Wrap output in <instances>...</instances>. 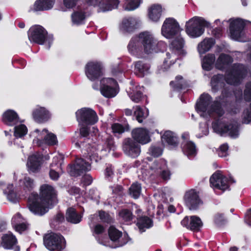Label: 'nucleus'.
Instances as JSON below:
<instances>
[{"label": "nucleus", "mask_w": 251, "mask_h": 251, "mask_svg": "<svg viewBox=\"0 0 251 251\" xmlns=\"http://www.w3.org/2000/svg\"><path fill=\"white\" fill-rule=\"evenodd\" d=\"M40 196L32 194L28 198V208L36 215H43L47 213L51 205L57 201L55 189L49 184L40 187Z\"/></svg>", "instance_id": "f257e3e1"}, {"label": "nucleus", "mask_w": 251, "mask_h": 251, "mask_svg": "<svg viewBox=\"0 0 251 251\" xmlns=\"http://www.w3.org/2000/svg\"><path fill=\"white\" fill-rule=\"evenodd\" d=\"M156 40L152 35L148 31L140 33L138 37L132 39L128 45L129 51L136 54L144 50L147 53H151L156 46Z\"/></svg>", "instance_id": "f03ea898"}, {"label": "nucleus", "mask_w": 251, "mask_h": 251, "mask_svg": "<svg viewBox=\"0 0 251 251\" xmlns=\"http://www.w3.org/2000/svg\"><path fill=\"white\" fill-rule=\"evenodd\" d=\"M211 99L208 94H203L201 96L200 101L197 104V110L201 112V116L205 117L208 115L211 116L214 113L220 116L223 115L224 111L219 102L217 101L211 104Z\"/></svg>", "instance_id": "7ed1b4c3"}, {"label": "nucleus", "mask_w": 251, "mask_h": 251, "mask_svg": "<svg viewBox=\"0 0 251 251\" xmlns=\"http://www.w3.org/2000/svg\"><path fill=\"white\" fill-rule=\"evenodd\" d=\"M209 25V23L203 18L194 17L186 22L185 31L189 36L197 38L203 33L204 27Z\"/></svg>", "instance_id": "20e7f679"}, {"label": "nucleus", "mask_w": 251, "mask_h": 251, "mask_svg": "<svg viewBox=\"0 0 251 251\" xmlns=\"http://www.w3.org/2000/svg\"><path fill=\"white\" fill-rule=\"evenodd\" d=\"M212 127L215 132L221 135L227 133L232 138H236L239 135V125L236 121L227 123L216 122L213 123Z\"/></svg>", "instance_id": "39448f33"}, {"label": "nucleus", "mask_w": 251, "mask_h": 251, "mask_svg": "<svg viewBox=\"0 0 251 251\" xmlns=\"http://www.w3.org/2000/svg\"><path fill=\"white\" fill-rule=\"evenodd\" d=\"M46 248L51 251H60L66 246L64 238L60 234L51 233L46 234L44 238Z\"/></svg>", "instance_id": "423d86ee"}, {"label": "nucleus", "mask_w": 251, "mask_h": 251, "mask_svg": "<svg viewBox=\"0 0 251 251\" xmlns=\"http://www.w3.org/2000/svg\"><path fill=\"white\" fill-rule=\"evenodd\" d=\"M246 74V69L241 64H234L231 70L226 73L225 78L226 82L230 84H237L241 79L244 77Z\"/></svg>", "instance_id": "0eeeda50"}, {"label": "nucleus", "mask_w": 251, "mask_h": 251, "mask_svg": "<svg viewBox=\"0 0 251 251\" xmlns=\"http://www.w3.org/2000/svg\"><path fill=\"white\" fill-rule=\"evenodd\" d=\"M76 115L80 125H94L98 119L96 113L89 108H83L77 110Z\"/></svg>", "instance_id": "6e6552de"}, {"label": "nucleus", "mask_w": 251, "mask_h": 251, "mask_svg": "<svg viewBox=\"0 0 251 251\" xmlns=\"http://www.w3.org/2000/svg\"><path fill=\"white\" fill-rule=\"evenodd\" d=\"M178 23L173 18L166 19L161 28V34L166 38H173L180 33Z\"/></svg>", "instance_id": "1a4fd4ad"}, {"label": "nucleus", "mask_w": 251, "mask_h": 251, "mask_svg": "<svg viewBox=\"0 0 251 251\" xmlns=\"http://www.w3.org/2000/svg\"><path fill=\"white\" fill-rule=\"evenodd\" d=\"M47 32L40 25H35L31 27L28 32V39L31 42L43 44L46 39Z\"/></svg>", "instance_id": "9d476101"}, {"label": "nucleus", "mask_w": 251, "mask_h": 251, "mask_svg": "<svg viewBox=\"0 0 251 251\" xmlns=\"http://www.w3.org/2000/svg\"><path fill=\"white\" fill-rule=\"evenodd\" d=\"M247 23H251L248 21H244L241 19L231 20L229 27L231 38L239 40L242 35L243 29Z\"/></svg>", "instance_id": "9b49d317"}, {"label": "nucleus", "mask_w": 251, "mask_h": 251, "mask_svg": "<svg viewBox=\"0 0 251 251\" xmlns=\"http://www.w3.org/2000/svg\"><path fill=\"white\" fill-rule=\"evenodd\" d=\"M184 200L185 204L191 210L197 209L202 203L198 193L193 189L189 190L185 193Z\"/></svg>", "instance_id": "f8f14e48"}, {"label": "nucleus", "mask_w": 251, "mask_h": 251, "mask_svg": "<svg viewBox=\"0 0 251 251\" xmlns=\"http://www.w3.org/2000/svg\"><path fill=\"white\" fill-rule=\"evenodd\" d=\"M102 67L98 62H89L85 66V74L91 81L95 80L102 75Z\"/></svg>", "instance_id": "ddd939ff"}, {"label": "nucleus", "mask_w": 251, "mask_h": 251, "mask_svg": "<svg viewBox=\"0 0 251 251\" xmlns=\"http://www.w3.org/2000/svg\"><path fill=\"white\" fill-rule=\"evenodd\" d=\"M69 173L72 176H78L91 170V165L82 158L76 160L75 164L70 165Z\"/></svg>", "instance_id": "4468645a"}, {"label": "nucleus", "mask_w": 251, "mask_h": 251, "mask_svg": "<svg viewBox=\"0 0 251 251\" xmlns=\"http://www.w3.org/2000/svg\"><path fill=\"white\" fill-rule=\"evenodd\" d=\"M210 182L213 187L225 191L229 187L227 178L220 172H216L210 178Z\"/></svg>", "instance_id": "2eb2a0df"}, {"label": "nucleus", "mask_w": 251, "mask_h": 251, "mask_svg": "<svg viewBox=\"0 0 251 251\" xmlns=\"http://www.w3.org/2000/svg\"><path fill=\"white\" fill-rule=\"evenodd\" d=\"M134 140L131 138H126L123 142L124 152L132 157L138 156L140 153V146Z\"/></svg>", "instance_id": "dca6fc26"}, {"label": "nucleus", "mask_w": 251, "mask_h": 251, "mask_svg": "<svg viewBox=\"0 0 251 251\" xmlns=\"http://www.w3.org/2000/svg\"><path fill=\"white\" fill-rule=\"evenodd\" d=\"M181 225L186 228L194 231H198L202 226L201 219L196 216L185 217L181 221Z\"/></svg>", "instance_id": "f3484780"}, {"label": "nucleus", "mask_w": 251, "mask_h": 251, "mask_svg": "<svg viewBox=\"0 0 251 251\" xmlns=\"http://www.w3.org/2000/svg\"><path fill=\"white\" fill-rule=\"evenodd\" d=\"M132 136L137 142L142 144H147L150 141L149 132L143 128L133 129L132 131Z\"/></svg>", "instance_id": "a211bd4d"}, {"label": "nucleus", "mask_w": 251, "mask_h": 251, "mask_svg": "<svg viewBox=\"0 0 251 251\" xmlns=\"http://www.w3.org/2000/svg\"><path fill=\"white\" fill-rule=\"evenodd\" d=\"M42 157L39 154H33L28 157L27 166L31 172H37L40 169Z\"/></svg>", "instance_id": "6ab92c4d"}, {"label": "nucleus", "mask_w": 251, "mask_h": 251, "mask_svg": "<svg viewBox=\"0 0 251 251\" xmlns=\"http://www.w3.org/2000/svg\"><path fill=\"white\" fill-rule=\"evenodd\" d=\"M35 132L37 133L39 136H44V140L46 144L49 145H54L57 144V139L56 135L48 129H44L40 131L38 129H36Z\"/></svg>", "instance_id": "aec40b11"}, {"label": "nucleus", "mask_w": 251, "mask_h": 251, "mask_svg": "<svg viewBox=\"0 0 251 251\" xmlns=\"http://www.w3.org/2000/svg\"><path fill=\"white\" fill-rule=\"evenodd\" d=\"M170 44V48L176 53L178 54L183 53V48L184 45L183 39L181 37L180 34L176 35Z\"/></svg>", "instance_id": "412c9836"}, {"label": "nucleus", "mask_w": 251, "mask_h": 251, "mask_svg": "<svg viewBox=\"0 0 251 251\" xmlns=\"http://www.w3.org/2000/svg\"><path fill=\"white\" fill-rule=\"evenodd\" d=\"M34 120L38 123H43L47 121L50 118L49 112L44 107L36 109L33 112Z\"/></svg>", "instance_id": "4be33fe9"}, {"label": "nucleus", "mask_w": 251, "mask_h": 251, "mask_svg": "<svg viewBox=\"0 0 251 251\" xmlns=\"http://www.w3.org/2000/svg\"><path fill=\"white\" fill-rule=\"evenodd\" d=\"M162 8L159 4L152 5L148 9V16L153 22H157L161 16Z\"/></svg>", "instance_id": "5701e85b"}, {"label": "nucleus", "mask_w": 251, "mask_h": 251, "mask_svg": "<svg viewBox=\"0 0 251 251\" xmlns=\"http://www.w3.org/2000/svg\"><path fill=\"white\" fill-rule=\"evenodd\" d=\"M140 21L134 18H128L123 20L121 28L123 30L129 31L137 27L139 24Z\"/></svg>", "instance_id": "b1692460"}, {"label": "nucleus", "mask_w": 251, "mask_h": 251, "mask_svg": "<svg viewBox=\"0 0 251 251\" xmlns=\"http://www.w3.org/2000/svg\"><path fill=\"white\" fill-rule=\"evenodd\" d=\"M215 44L214 40L212 38L204 39L199 44L198 50L200 54H203L208 51Z\"/></svg>", "instance_id": "393cba45"}, {"label": "nucleus", "mask_w": 251, "mask_h": 251, "mask_svg": "<svg viewBox=\"0 0 251 251\" xmlns=\"http://www.w3.org/2000/svg\"><path fill=\"white\" fill-rule=\"evenodd\" d=\"M232 62V60L230 56L225 54H221L217 60L215 66L218 69L222 70Z\"/></svg>", "instance_id": "a878e982"}, {"label": "nucleus", "mask_w": 251, "mask_h": 251, "mask_svg": "<svg viewBox=\"0 0 251 251\" xmlns=\"http://www.w3.org/2000/svg\"><path fill=\"white\" fill-rule=\"evenodd\" d=\"M162 143H166L168 145L176 146L177 144V139L174 134L170 131H166L162 136Z\"/></svg>", "instance_id": "bb28decb"}, {"label": "nucleus", "mask_w": 251, "mask_h": 251, "mask_svg": "<svg viewBox=\"0 0 251 251\" xmlns=\"http://www.w3.org/2000/svg\"><path fill=\"white\" fill-rule=\"evenodd\" d=\"M2 246L7 249H11L17 242L16 238L11 234L3 235L1 238Z\"/></svg>", "instance_id": "cd10ccee"}, {"label": "nucleus", "mask_w": 251, "mask_h": 251, "mask_svg": "<svg viewBox=\"0 0 251 251\" xmlns=\"http://www.w3.org/2000/svg\"><path fill=\"white\" fill-rule=\"evenodd\" d=\"M67 220L73 224L79 223L81 219V215L78 214L75 210L73 208L68 209L66 215Z\"/></svg>", "instance_id": "c85d7f7f"}, {"label": "nucleus", "mask_w": 251, "mask_h": 251, "mask_svg": "<svg viewBox=\"0 0 251 251\" xmlns=\"http://www.w3.org/2000/svg\"><path fill=\"white\" fill-rule=\"evenodd\" d=\"M137 225L141 232H144L146 228H150L152 226V221L148 217L143 216L138 219Z\"/></svg>", "instance_id": "c756f323"}, {"label": "nucleus", "mask_w": 251, "mask_h": 251, "mask_svg": "<svg viewBox=\"0 0 251 251\" xmlns=\"http://www.w3.org/2000/svg\"><path fill=\"white\" fill-rule=\"evenodd\" d=\"M215 61V57L214 54H208L202 59V67L203 69L206 71L210 70Z\"/></svg>", "instance_id": "7c9ffc66"}, {"label": "nucleus", "mask_w": 251, "mask_h": 251, "mask_svg": "<svg viewBox=\"0 0 251 251\" xmlns=\"http://www.w3.org/2000/svg\"><path fill=\"white\" fill-rule=\"evenodd\" d=\"M118 4V0H104L100 3V7L102 11H106L117 8Z\"/></svg>", "instance_id": "2f4dec72"}, {"label": "nucleus", "mask_w": 251, "mask_h": 251, "mask_svg": "<svg viewBox=\"0 0 251 251\" xmlns=\"http://www.w3.org/2000/svg\"><path fill=\"white\" fill-rule=\"evenodd\" d=\"M224 77L222 75H214L211 80V84L213 91H216L220 88L223 87Z\"/></svg>", "instance_id": "473e14b6"}, {"label": "nucleus", "mask_w": 251, "mask_h": 251, "mask_svg": "<svg viewBox=\"0 0 251 251\" xmlns=\"http://www.w3.org/2000/svg\"><path fill=\"white\" fill-rule=\"evenodd\" d=\"M100 91L104 97L108 98L114 97L117 94L116 89L106 85H102L100 87Z\"/></svg>", "instance_id": "72a5a7b5"}, {"label": "nucleus", "mask_w": 251, "mask_h": 251, "mask_svg": "<svg viewBox=\"0 0 251 251\" xmlns=\"http://www.w3.org/2000/svg\"><path fill=\"white\" fill-rule=\"evenodd\" d=\"M135 70L138 72L141 76H143L149 72L150 66L147 63L142 61H138L135 65Z\"/></svg>", "instance_id": "f704fd0d"}, {"label": "nucleus", "mask_w": 251, "mask_h": 251, "mask_svg": "<svg viewBox=\"0 0 251 251\" xmlns=\"http://www.w3.org/2000/svg\"><path fill=\"white\" fill-rule=\"evenodd\" d=\"M141 2V0H126L124 7L126 10H134L139 6Z\"/></svg>", "instance_id": "c9c22d12"}, {"label": "nucleus", "mask_w": 251, "mask_h": 251, "mask_svg": "<svg viewBox=\"0 0 251 251\" xmlns=\"http://www.w3.org/2000/svg\"><path fill=\"white\" fill-rule=\"evenodd\" d=\"M122 232L118 230L113 226H111L108 230V235L111 241L114 242L118 241L119 238L122 236Z\"/></svg>", "instance_id": "e433bc0d"}, {"label": "nucleus", "mask_w": 251, "mask_h": 251, "mask_svg": "<svg viewBox=\"0 0 251 251\" xmlns=\"http://www.w3.org/2000/svg\"><path fill=\"white\" fill-rule=\"evenodd\" d=\"M61 156L59 155L55 156L53 158V162L50 164V176L51 179L53 180H57L59 178V175L58 173L52 169L54 165H56L57 162L61 159Z\"/></svg>", "instance_id": "4c0bfd02"}, {"label": "nucleus", "mask_w": 251, "mask_h": 251, "mask_svg": "<svg viewBox=\"0 0 251 251\" xmlns=\"http://www.w3.org/2000/svg\"><path fill=\"white\" fill-rule=\"evenodd\" d=\"M166 166V163L164 160H156L153 162L150 168L157 174L161 172V170L164 169Z\"/></svg>", "instance_id": "58836bf2"}, {"label": "nucleus", "mask_w": 251, "mask_h": 251, "mask_svg": "<svg viewBox=\"0 0 251 251\" xmlns=\"http://www.w3.org/2000/svg\"><path fill=\"white\" fill-rule=\"evenodd\" d=\"M142 87L136 86L135 90H133V92L130 94V97L132 101L135 102H139L142 99V94L141 92Z\"/></svg>", "instance_id": "ea45409f"}, {"label": "nucleus", "mask_w": 251, "mask_h": 251, "mask_svg": "<svg viewBox=\"0 0 251 251\" xmlns=\"http://www.w3.org/2000/svg\"><path fill=\"white\" fill-rule=\"evenodd\" d=\"M140 184L135 183L133 184L129 188V194L134 199L139 197L141 192Z\"/></svg>", "instance_id": "a19ab883"}, {"label": "nucleus", "mask_w": 251, "mask_h": 251, "mask_svg": "<svg viewBox=\"0 0 251 251\" xmlns=\"http://www.w3.org/2000/svg\"><path fill=\"white\" fill-rule=\"evenodd\" d=\"M85 19V15L82 12H74L72 15V20L73 24L79 25L82 24Z\"/></svg>", "instance_id": "79ce46f5"}, {"label": "nucleus", "mask_w": 251, "mask_h": 251, "mask_svg": "<svg viewBox=\"0 0 251 251\" xmlns=\"http://www.w3.org/2000/svg\"><path fill=\"white\" fill-rule=\"evenodd\" d=\"M170 85L176 89H180L184 87L186 84L183 77L179 75L176 77L175 81L170 82Z\"/></svg>", "instance_id": "37998d69"}, {"label": "nucleus", "mask_w": 251, "mask_h": 251, "mask_svg": "<svg viewBox=\"0 0 251 251\" xmlns=\"http://www.w3.org/2000/svg\"><path fill=\"white\" fill-rule=\"evenodd\" d=\"M18 117L17 113L12 110L6 111L3 114V120L4 122H12L16 120Z\"/></svg>", "instance_id": "c03bdc74"}, {"label": "nucleus", "mask_w": 251, "mask_h": 251, "mask_svg": "<svg viewBox=\"0 0 251 251\" xmlns=\"http://www.w3.org/2000/svg\"><path fill=\"white\" fill-rule=\"evenodd\" d=\"M184 152L188 155H193L196 153V148L194 144L192 142H188L183 148Z\"/></svg>", "instance_id": "a18cd8bd"}, {"label": "nucleus", "mask_w": 251, "mask_h": 251, "mask_svg": "<svg viewBox=\"0 0 251 251\" xmlns=\"http://www.w3.org/2000/svg\"><path fill=\"white\" fill-rule=\"evenodd\" d=\"M27 132L26 126L23 125H20L15 127V136L17 137H21L25 135Z\"/></svg>", "instance_id": "49530a36"}, {"label": "nucleus", "mask_w": 251, "mask_h": 251, "mask_svg": "<svg viewBox=\"0 0 251 251\" xmlns=\"http://www.w3.org/2000/svg\"><path fill=\"white\" fill-rule=\"evenodd\" d=\"M119 216L120 218L125 221H129L132 218L131 212L127 209H123L120 211Z\"/></svg>", "instance_id": "de8ad7c7"}, {"label": "nucleus", "mask_w": 251, "mask_h": 251, "mask_svg": "<svg viewBox=\"0 0 251 251\" xmlns=\"http://www.w3.org/2000/svg\"><path fill=\"white\" fill-rule=\"evenodd\" d=\"M134 115L136 117V120L139 123H142L146 117L142 108L139 106H137L136 107V110L134 111Z\"/></svg>", "instance_id": "09e8293b"}, {"label": "nucleus", "mask_w": 251, "mask_h": 251, "mask_svg": "<svg viewBox=\"0 0 251 251\" xmlns=\"http://www.w3.org/2000/svg\"><path fill=\"white\" fill-rule=\"evenodd\" d=\"M12 188V185H9L8 186L7 188L9 189V192L7 194V197L10 201L12 202H16L18 201V199L14 192L11 190Z\"/></svg>", "instance_id": "8fccbe9b"}, {"label": "nucleus", "mask_w": 251, "mask_h": 251, "mask_svg": "<svg viewBox=\"0 0 251 251\" xmlns=\"http://www.w3.org/2000/svg\"><path fill=\"white\" fill-rule=\"evenodd\" d=\"M25 189L29 191L33 186V180L29 177L25 176L24 179Z\"/></svg>", "instance_id": "3c124183"}, {"label": "nucleus", "mask_w": 251, "mask_h": 251, "mask_svg": "<svg viewBox=\"0 0 251 251\" xmlns=\"http://www.w3.org/2000/svg\"><path fill=\"white\" fill-rule=\"evenodd\" d=\"M111 127L114 133L121 134L125 131V128L119 124H114Z\"/></svg>", "instance_id": "603ef678"}, {"label": "nucleus", "mask_w": 251, "mask_h": 251, "mask_svg": "<svg viewBox=\"0 0 251 251\" xmlns=\"http://www.w3.org/2000/svg\"><path fill=\"white\" fill-rule=\"evenodd\" d=\"M90 125H80V134L83 137L87 136L90 133Z\"/></svg>", "instance_id": "864d4df0"}, {"label": "nucleus", "mask_w": 251, "mask_h": 251, "mask_svg": "<svg viewBox=\"0 0 251 251\" xmlns=\"http://www.w3.org/2000/svg\"><path fill=\"white\" fill-rule=\"evenodd\" d=\"M244 96L246 100L249 101L251 100V82L246 85Z\"/></svg>", "instance_id": "5fc2aeb1"}, {"label": "nucleus", "mask_w": 251, "mask_h": 251, "mask_svg": "<svg viewBox=\"0 0 251 251\" xmlns=\"http://www.w3.org/2000/svg\"><path fill=\"white\" fill-rule=\"evenodd\" d=\"M150 153L154 157H158L162 153V150L160 148L152 146L150 149Z\"/></svg>", "instance_id": "6e6d98bb"}, {"label": "nucleus", "mask_w": 251, "mask_h": 251, "mask_svg": "<svg viewBox=\"0 0 251 251\" xmlns=\"http://www.w3.org/2000/svg\"><path fill=\"white\" fill-rule=\"evenodd\" d=\"M96 150L95 147H92L91 149H89V153L90 154V159L91 161L93 160H95V162H97L99 159V157L98 155V153H95V151Z\"/></svg>", "instance_id": "4d7b16f0"}, {"label": "nucleus", "mask_w": 251, "mask_h": 251, "mask_svg": "<svg viewBox=\"0 0 251 251\" xmlns=\"http://www.w3.org/2000/svg\"><path fill=\"white\" fill-rule=\"evenodd\" d=\"M99 216L100 220L104 222L109 223L111 221V218L107 213L104 211L99 212Z\"/></svg>", "instance_id": "13d9d810"}, {"label": "nucleus", "mask_w": 251, "mask_h": 251, "mask_svg": "<svg viewBox=\"0 0 251 251\" xmlns=\"http://www.w3.org/2000/svg\"><path fill=\"white\" fill-rule=\"evenodd\" d=\"M228 149L227 144L222 145L218 151V154L220 157H224L227 155V151Z\"/></svg>", "instance_id": "bf43d9fd"}, {"label": "nucleus", "mask_w": 251, "mask_h": 251, "mask_svg": "<svg viewBox=\"0 0 251 251\" xmlns=\"http://www.w3.org/2000/svg\"><path fill=\"white\" fill-rule=\"evenodd\" d=\"M44 10H48L52 7L54 0H41Z\"/></svg>", "instance_id": "052dcab7"}, {"label": "nucleus", "mask_w": 251, "mask_h": 251, "mask_svg": "<svg viewBox=\"0 0 251 251\" xmlns=\"http://www.w3.org/2000/svg\"><path fill=\"white\" fill-rule=\"evenodd\" d=\"M44 6L41 0H37L35 1L33 6V10L35 11L44 10Z\"/></svg>", "instance_id": "680f3d73"}, {"label": "nucleus", "mask_w": 251, "mask_h": 251, "mask_svg": "<svg viewBox=\"0 0 251 251\" xmlns=\"http://www.w3.org/2000/svg\"><path fill=\"white\" fill-rule=\"evenodd\" d=\"M78 0H64V4L68 8L74 7Z\"/></svg>", "instance_id": "e2e57ef3"}, {"label": "nucleus", "mask_w": 251, "mask_h": 251, "mask_svg": "<svg viewBox=\"0 0 251 251\" xmlns=\"http://www.w3.org/2000/svg\"><path fill=\"white\" fill-rule=\"evenodd\" d=\"M160 174L161 177L164 180L169 179L170 177V173L168 170H165L164 169L161 170Z\"/></svg>", "instance_id": "0e129e2a"}, {"label": "nucleus", "mask_w": 251, "mask_h": 251, "mask_svg": "<svg viewBox=\"0 0 251 251\" xmlns=\"http://www.w3.org/2000/svg\"><path fill=\"white\" fill-rule=\"evenodd\" d=\"M225 221L224 215L222 214H218L215 216V222L218 224H222Z\"/></svg>", "instance_id": "69168bd1"}, {"label": "nucleus", "mask_w": 251, "mask_h": 251, "mask_svg": "<svg viewBox=\"0 0 251 251\" xmlns=\"http://www.w3.org/2000/svg\"><path fill=\"white\" fill-rule=\"evenodd\" d=\"M82 181L84 183L85 185H90L92 181V178L89 175H85L82 178Z\"/></svg>", "instance_id": "338daca9"}, {"label": "nucleus", "mask_w": 251, "mask_h": 251, "mask_svg": "<svg viewBox=\"0 0 251 251\" xmlns=\"http://www.w3.org/2000/svg\"><path fill=\"white\" fill-rule=\"evenodd\" d=\"M64 220V218L63 215L60 213H58L53 219L54 221L58 224L61 223Z\"/></svg>", "instance_id": "774afa93"}]
</instances>
